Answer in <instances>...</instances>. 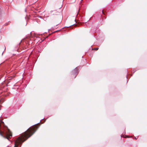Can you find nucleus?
Returning <instances> with one entry per match:
<instances>
[{"mask_svg":"<svg viewBox=\"0 0 147 147\" xmlns=\"http://www.w3.org/2000/svg\"><path fill=\"white\" fill-rule=\"evenodd\" d=\"M98 48H96L94 49L93 50H98Z\"/></svg>","mask_w":147,"mask_h":147,"instance_id":"nucleus-4","label":"nucleus"},{"mask_svg":"<svg viewBox=\"0 0 147 147\" xmlns=\"http://www.w3.org/2000/svg\"><path fill=\"white\" fill-rule=\"evenodd\" d=\"M39 123H37V124H35V125H37V124H38Z\"/></svg>","mask_w":147,"mask_h":147,"instance_id":"nucleus-6","label":"nucleus"},{"mask_svg":"<svg viewBox=\"0 0 147 147\" xmlns=\"http://www.w3.org/2000/svg\"><path fill=\"white\" fill-rule=\"evenodd\" d=\"M78 67H77L72 71V75L75 76V78L76 77L78 73Z\"/></svg>","mask_w":147,"mask_h":147,"instance_id":"nucleus-3","label":"nucleus"},{"mask_svg":"<svg viewBox=\"0 0 147 147\" xmlns=\"http://www.w3.org/2000/svg\"><path fill=\"white\" fill-rule=\"evenodd\" d=\"M0 135L2 136L7 139L11 138L12 136L11 131L9 129L5 132H1L0 131Z\"/></svg>","mask_w":147,"mask_h":147,"instance_id":"nucleus-2","label":"nucleus"},{"mask_svg":"<svg viewBox=\"0 0 147 147\" xmlns=\"http://www.w3.org/2000/svg\"><path fill=\"white\" fill-rule=\"evenodd\" d=\"M102 13H103V10L102 11Z\"/></svg>","mask_w":147,"mask_h":147,"instance_id":"nucleus-7","label":"nucleus"},{"mask_svg":"<svg viewBox=\"0 0 147 147\" xmlns=\"http://www.w3.org/2000/svg\"><path fill=\"white\" fill-rule=\"evenodd\" d=\"M3 53H2V55H3Z\"/></svg>","mask_w":147,"mask_h":147,"instance_id":"nucleus-9","label":"nucleus"},{"mask_svg":"<svg viewBox=\"0 0 147 147\" xmlns=\"http://www.w3.org/2000/svg\"><path fill=\"white\" fill-rule=\"evenodd\" d=\"M126 136V137L125 138H127V137H127V136Z\"/></svg>","mask_w":147,"mask_h":147,"instance_id":"nucleus-8","label":"nucleus"},{"mask_svg":"<svg viewBox=\"0 0 147 147\" xmlns=\"http://www.w3.org/2000/svg\"><path fill=\"white\" fill-rule=\"evenodd\" d=\"M73 25H70L69 26H67V27H67V28H69V27H70L71 26H72Z\"/></svg>","mask_w":147,"mask_h":147,"instance_id":"nucleus-5","label":"nucleus"},{"mask_svg":"<svg viewBox=\"0 0 147 147\" xmlns=\"http://www.w3.org/2000/svg\"><path fill=\"white\" fill-rule=\"evenodd\" d=\"M35 126L30 127L20 136L14 142V147H18L19 145L22 144L24 142L30 137L36 131Z\"/></svg>","mask_w":147,"mask_h":147,"instance_id":"nucleus-1","label":"nucleus"}]
</instances>
